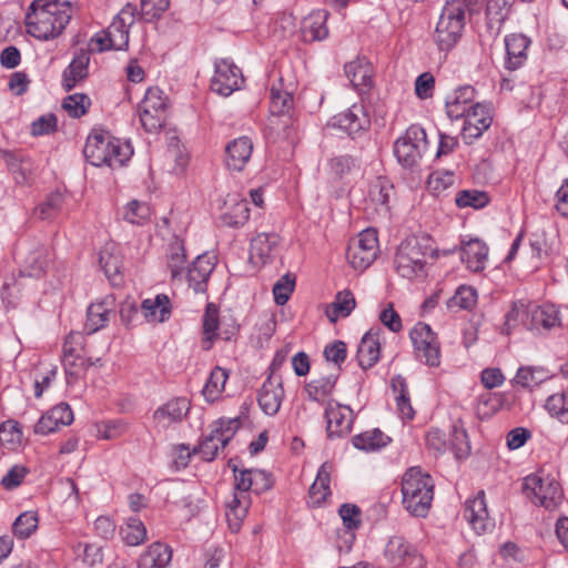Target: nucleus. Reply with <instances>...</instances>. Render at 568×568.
<instances>
[{
	"label": "nucleus",
	"mask_w": 568,
	"mask_h": 568,
	"mask_svg": "<svg viewBox=\"0 0 568 568\" xmlns=\"http://www.w3.org/2000/svg\"><path fill=\"white\" fill-rule=\"evenodd\" d=\"M71 20L68 1L33 0L26 13L27 32L39 40L59 37Z\"/></svg>",
	"instance_id": "obj_1"
},
{
	"label": "nucleus",
	"mask_w": 568,
	"mask_h": 568,
	"mask_svg": "<svg viewBox=\"0 0 568 568\" xmlns=\"http://www.w3.org/2000/svg\"><path fill=\"white\" fill-rule=\"evenodd\" d=\"M403 505L409 514L426 517L434 498V480L420 467L408 468L402 478Z\"/></svg>",
	"instance_id": "obj_2"
},
{
	"label": "nucleus",
	"mask_w": 568,
	"mask_h": 568,
	"mask_svg": "<svg viewBox=\"0 0 568 568\" xmlns=\"http://www.w3.org/2000/svg\"><path fill=\"white\" fill-rule=\"evenodd\" d=\"M434 250L426 236H410L404 240L396 252L394 265L404 278H416L426 275V258Z\"/></svg>",
	"instance_id": "obj_3"
},
{
	"label": "nucleus",
	"mask_w": 568,
	"mask_h": 568,
	"mask_svg": "<svg viewBox=\"0 0 568 568\" xmlns=\"http://www.w3.org/2000/svg\"><path fill=\"white\" fill-rule=\"evenodd\" d=\"M465 27L463 2L454 0L444 7L434 32V41L442 51L452 50L462 38Z\"/></svg>",
	"instance_id": "obj_4"
},
{
	"label": "nucleus",
	"mask_w": 568,
	"mask_h": 568,
	"mask_svg": "<svg viewBox=\"0 0 568 568\" xmlns=\"http://www.w3.org/2000/svg\"><path fill=\"white\" fill-rule=\"evenodd\" d=\"M523 493L532 504L547 509L556 508L562 498L560 484L550 475L542 473L525 477Z\"/></svg>",
	"instance_id": "obj_5"
},
{
	"label": "nucleus",
	"mask_w": 568,
	"mask_h": 568,
	"mask_svg": "<svg viewBox=\"0 0 568 568\" xmlns=\"http://www.w3.org/2000/svg\"><path fill=\"white\" fill-rule=\"evenodd\" d=\"M427 135L418 124H412L394 143L397 162L406 169H414L427 150Z\"/></svg>",
	"instance_id": "obj_6"
},
{
	"label": "nucleus",
	"mask_w": 568,
	"mask_h": 568,
	"mask_svg": "<svg viewBox=\"0 0 568 568\" xmlns=\"http://www.w3.org/2000/svg\"><path fill=\"white\" fill-rule=\"evenodd\" d=\"M384 559L392 568H424L425 561L417 549L400 536H393L384 549Z\"/></svg>",
	"instance_id": "obj_7"
},
{
	"label": "nucleus",
	"mask_w": 568,
	"mask_h": 568,
	"mask_svg": "<svg viewBox=\"0 0 568 568\" xmlns=\"http://www.w3.org/2000/svg\"><path fill=\"white\" fill-rule=\"evenodd\" d=\"M378 252L377 232L373 229L362 231L347 247V260L355 270H366L376 258Z\"/></svg>",
	"instance_id": "obj_8"
},
{
	"label": "nucleus",
	"mask_w": 568,
	"mask_h": 568,
	"mask_svg": "<svg viewBox=\"0 0 568 568\" xmlns=\"http://www.w3.org/2000/svg\"><path fill=\"white\" fill-rule=\"evenodd\" d=\"M215 72L211 79V90L221 97H230L241 89L244 77L241 69L227 59L215 61Z\"/></svg>",
	"instance_id": "obj_9"
},
{
	"label": "nucleus",
	"mask_w": 568,
	"mask_h": 568,
	"mask_svg": "<svg viewBox=\"0 0 568 568\" xmlns=\"http://www.w3.org/2000/svg\"><path fill=\"white\" fill-rule=\"evenodd\" d=\"M324 417L328 438L345 437L352 432L355 414L348 405L332 399L325 407Z\"/></svg>",
	"instance_id": "obj_10"
},
{
	"label": "nucleus",
	"mask_w": 568,
	"mask_h": 568,
	"mask_svg": "<svg viewBox=\"0 0 568 568\" xmlns=\"http://www.w3.org/2000/svg\"><path fill=\"white\" fill-rule=\"evenodd\" d=\"M463 118L465 121L462 135L468 144L481 136L493 122L489 106L483 103L471 104Z\"/></svg>",
	"instance_id": "obj_11"
},
{
	"label": "nucleus",
	"mask_w": 568,
	"mask_h": 568,
	"mask_svg": "<svg viewBox=\"0 0 568 568\" xmlns=\"http://www.w3.org/2000/svg\"><path fill=\"white\" fill-rule=\"evenodd\" d=\"M114 307L115 298L113 295H108L100 302L91 303L87 310L85 333L91 335L106 327L110 321L115 317Z\"/></svg>",
	"instance_id": "obj_12"
},
{
	"label": "nucleus",
	"mask_w": 568,
	"mask_h": 568,
	"mask_svg": "<svg viewBox=\"0 0 568 568\" xmlns=\"http://www.w3.org/2000/svg\"><path fill=\"white\" fill-rule=\"evenodd\" d=\"M191 403L185 397H175L158 407L152 415L156 427L166 429L171 425L181 423L189 414Z\"/></svg>",
	"instance_id": "obj_13"
},
{
	"label": "nucleus",
	"mask_w": 568,
	"mask_h": 568,
	"mask_svg": "<svg viewBox=\"0 0 568 568\" xmlns=\"http://www.w3.org/2000/svg\"><path fill=\"white\" fill-rule=\"evenodd\" d=\"M111 143L112 136L109 132L92 131L83 148V154L87 161L94 166L106 165L108 161H110Z\"/></svg>",
	"instance_id": "obj_14"
},
{
	"label": "nucleus",
	"mask_w": 568,
	"mask_h": 568,
	"mask_svg": "<svg viewBox=\"0 0 568 568\" xmlns=\"http://www.w3.org/2000/svg\"><path fill=\"white\" fill-rule=\"evenodd\" d=\"M283 398L284 389L281 377L270 375L258 392V406L266 415L274 416L280 410Z\"/></svg>",
	"instance_id": "obj_15"
},
{
	"label": "nucleus",
	"mask_w": 568,
	"mask_h": 568,
	"mask_svg": "<svg viewBox=\"0 0 568 568\" xmlns=\"http://www.w3.org/2000/svg\"><path fill=\"white\" fill-rule=\"evenodd\" d=\"M464 517L477 532H485L493 526L488 515L484 490L478 491L474 498L466 500Z\"/></svg>",
	"instance_id": "obj_16"
},
{
	"label": "nucleus",
	"mask_w": 568,
	"mask_h": 568,
	"mask_svg": "<svg viewBox=\"0 0 568 568\" xmlns=\"http://www.w3.org/2000/svg\"><path fill=\"white\" fill-rule=\"evenodd\" d=\"M346 77L359 94L367 93L373 85V67L365 57L348 62L344 67Z\"/></svg>",
	"instance_id": "obj_17"
},
{
	"label": "nucleus",
	"mask_w": 568,
	"mask_h": 568,
	"mask_svg": "<svg viewBox=\"0 0 568 568\" xmlns=\"http://www.w3.org/2000/svg\"><path fill=\"white\" fill-rule=\"evenodd\" d=\"M332 125L346 132L348 135H354L369 126V119L363 105L353 104L346 111L335 115L332 119Z\"/></svg>",
	"instance_id": "obj_18"
},
{
	"label": "nucleus",
	"mask_w": 568,
	"mask_h": 568,
	"mask_svg": "<svg viewBox=\"0 0 568 568\" xmlns=\"http://www.w3.org/2000/svg\"><path fill=\"white\" fill-rule=\"evenodd\" d=\"M215 267V256L209 254L199 255L187 267L186 280L189 286L192 287L196 293H204L206 291V284L210 275Z\"/></svg>",
	"instance_id": "obj_19"
},
{
	"label": "nucleus",
	"mask_w": 568,
	"mask_h": 568,
	"mask_svg": "<svg viewBox=\"0 0 568 568\" xmlns=\"http://www.w3.org/2000/svg\"><path fill=\"white\" fill-rule=\"evenodd\" d=\"M525 325L528 329L537 333L547 332L556 326H560L558 310L550 304L532 306L528 310Z\"/></svg>",
	"instance_id": "obj_20"
},
{
	"label": "nucleus",
	"mask_w": 568,
	"mask_h": 568,
	"mask_svg": "<svg viewBox=\"0 0 568 568\" xmlns=\"http://www.w3.org/2000/svg\"><path fill=\"white\" fill-rule=\"evenodd\" d=\"M89 63L90 54L88 50L79 49L74 52L72 61L62 72V87L65 91H71L88 77Z\"/></svg>",
	"instance_id": "obj_21"
},
{
	"label": "nucleus",
	"mask_w": 568,
	"mask_h": 568,
	"mask_svg": "<svg viewBox=\"0 0 568 568\" xmlns=\"http://www.w3.org/2000/svg\"><path fill=\"white\" fill-rule=\"evenodd\" d=\"M476 91L471 85L457 88L446 98V113L452 120L462 119L469 110L475 100Z\"/></svg>",
	"instance_id": "obj_22"
},
{
	"label": "nucleus",
	"mask_w": 568,
	"mask_h": 568,
	"mask_svg": "<svg viewBox=\"0 0 568 568\" xmlns=\"http://www.w3.org/2000/svg\"><path fill=\"white\" fill-rule=\"evenodd\" d=\"M460 252V258L469 271L478 273L485 270L488 260V247L483 241L473 239L463 242Z\"/></svg>",
	"instance_id": "obj_23"
},
{
	"label": "nucleus",
	"mask_w": 568,
	"mask_h": 568,
	"mask_svg": "<svg viewBox=\"0 0 568 568\" xmlns=\"http://www.w3.org/2000/svg\"><path fill=\"white\" fill-rule=\"evenodd\" d=\"M253 151L252 140L247 136L234 139L225 148V163L230 170L242 171L250 161Z\"/></svg>",
	"instance_id": "obj_24"
},
{
	"label": "nucleus",
	"mask_w": 568,
	"mask_h": 568,
	"mask_svg": "<svg viewBox=\"0 0 568 568\" xmlns=\"http://www.w3.org/2000/svg\"><path fill=\"white\" fill-rule=\"evenodd\" d=\"M327 19L328 12L325 10H316L305 17L301 26L304 41L313 42L326 39L328 37Z\"/></svg>",
	"instance_id": "obj_25"
},
{
	"label": "nucleus",
	"mask_w": 568,
	"mask_h": 568,
	"mask_svg": "<svg viewBox=\"0 0 568 568\" xmlns=\"http://www.w3.org/2000/svg\"><path fill=\"white\" fill-rule=\"evenodd\" d=\"M171 560V547L164 542L155 541L140 555L138 568H166Z\"/></svg>",
	"instance_id": "obj_26"
},
{
	"label": "nucleus",
	"mask_w": 568,
	"mask_h": 568,
	"mask_svg": "<svg viewBox=\"0 0 568 568\" xmlns=\"http://www.w3.org/2000/svg\"><path fill=\"white\" fill-rule=\"evenodd\" d=\"M530 44L529 38L524 34L514 33L505 39L506 45V68L508 70H517L527 59V49Z\"/></svg>",
	"instance_id": "obj_27"
},
{
	"label": "nucleus",
	"mask_w": 568,
	"mask_h": 568,
	"mask_svg": "<svg viewBox=\"0 0 568 568\" xmlns=\"http://www.w3.org/2000/svg\"><path fill=\"white\" fill-rule=\"evenodd\" d=\"M381 344L377 333H365L357 347V362L363 369L373 367L379 359Z\"/></svg>",
	"instance_id": "obj_28"
},
{
	"label": "nucleus",
	"mask_w": 568,
	"mask_h": 568,
	"mask_svg": "<svg viewBox=\"0 0 568 568\" xmlns=\"http://www.w3.org/2000/svg\"><path fill=\"white\" fill-rule=\"evenodd\" d=\"M333 469V464L328 462L323 463L318 468L316 478L308 490L313 506H321L331 496L329 483Z\"/></svg>",
	"instance_id": "obj_29"
},
{
	"label": "nucleus",
	"mask_w": 568,
	"mask_h": 568,
	"mask_svg": "<svg viewBox=\"0 0 568 568\" xmlns=\"http://www.w3.org/2000/svg\"><path fill=\"white\" fill-rule=\"evenodd\" d=\"M166 266L173 281H182L184 277L186 254L184 242L174 236L166 248Z\"/></svg>",
	"instance_id": "obj_30"
},
{
	"label": "nucleus",
	"mask_w": 568,
	"mask_h": 568,
	"mask_svg": "<svg viewBox=\"0 0 568 568\" xmlns=\"http://www.w3.org/2000/svg\"><path fill=\"white\" fill-rule=\"evenodd\" d=\"M220 325L221 317L219 316V308L216 307L215 304L209 303L205 307L202 320V348L204 351L211 349L213 343L219 338Z\"/></svg>",
	"instance_id": "obj_31"
},
{
	"label": "nucleus",
	"mask_w": 568,
	"mask_h": 568,
	"mask_svg": "<svg viewBox=\"0 0 568 568\" xmlns=\"http://www.w3.org/2000/svg\"><path fill=\"white\" fill-rule=\"evenodd\" d=\"M50 263V254L47 247L38 246L30 251L24 261L22 273L29 277H41Z\"/></svg>",
	"instance_id": "obj_32"
},
{
	"label": "nucleus",
	"mask_w": 568,
	"mask_h": 568,
	"mask_svg": "<svg viewBox=\"0 0 568 568\" xmlns=\"http://www.w3.org/2000/svg\"><path fill=\"white\" fill-rule=\"evenodd\" d=\"M141 308L148 321L159 323L169 320L172 312L170 298L165 294H159L154 300H144Z\"/></svg>",
	"instance_id": "obj_33"
},
{
	"label": "nucleus",
	"mask_w": 568,
	"mask_h": 568,
	"mask_svg": "<svg viewBox=\"0 0 568 568\" xmlns=\"http://www.w3.org/2000/svg\"><path fill=\"white\" fill-rule=\"evenodd\" d=\"M509 0H488L486 6V24L493 36L499 33L510 11Z\"/></svg>",
	"instance_id": "obj_34"
},
{
	"label": "nucleus",
	"mask_w": 568,
	"mask_h": 568,
	"mask_svg": "<svg viewBox=\"0 0 568 568\" xmlns=\"http://www.w3.org/2000/svg\"><path fill=\"white\" fill-rule=\"evenodd\" d=\"M248 497L243 493H235L226 503V519L232 531H237L246 516Z\"/></svg>",
	"instance_id": "obj_35"
},
{
	"label": "nucleus",
	"mask_w": 568,
	"mask_h": 568,
	"mask_svg": "<svg viewBox=\"0 0 568 568\" xmlns=\"http://www.w3.org/2000/svg\"><path fill=\"white\" fill-rule=\"evenodd\" d=\"M389 442L390 438L378 428L363 432L352 438L354 447L364 452L378 450L387 446Z\"/></svg>",
	"instance_id": "obj_36"
},
{
	"label": "nucleus",
	"mask_w": 568,
	"mask_h": 568,
	"mask_svg": "<svg viewBox=\"0 0 568 568\" xmlns=\"http://www.w3.org/2000/svg\"><path fill=\"white\" fill-rule=\"evenodd\" d=\"M120 536L126 546H139L148 538V531L142 520L132 516L120 527Z\"/></svg>",
	"instance_id": "obj_37"
},
{
	"label": "nucleus",
	"mask_w": 568,
	"mask_h": 568,
	"mask_svg": "<svg viewBox=\"0 0 568 568\" xmlns=\"http://www.w3.org/2000/svg\"><path fill=\"white\" fill-rule=\"evenodd\" d=\"M394 194V186L392 182L385 176L376 178L369 185L368 196L369 200L382 210L388 212L389 200Z\"/></svg>",
	"instance_id": "obj_38"
},
{
	"label": "nucleus",
	"mask_w": 568,
	"mask_h": 568,
	"mask_svg": "<svg viewBox=\"0 0 568 568\" xmlns=\"http://www.w3.org/2000/svg\"><path fill=\"white\" fill-rule=\"evenodd\" d=\"M549 378V373L541 366H521L513 382L523 388L532 389Z\"/></svg>",
	"instance_id": "obj_39"
},
{
	"label": "nucleus",
	"mask_w": 568,
	"mask_h": 568,
	"mask_svg": "<svg viewBox=\"0 0 568 568\" xmlns=\"http://www.w3.org/2000/svg\"><path fill=\"white\" fill-rule=\"evenodd\" d=\"M280 236L275 233H261L251 240V254L258 256L263 262L268 260L276 250Z\"/></svg>",
	"instance_id": "obj_40"
},
{
	"label": "nucleus",
	"mask_w": 568,
	"mask_h": 568,
	"mask_svg": "<svg viewBox=\"0 0 568 568\" xmlns=\"http://www.w3.org/2000/svg\"><path fill=\"white\" fill-rule=\"evenodd\" d=\"M355 297L351 291L338 292L335 302L327 310V317L331 322L335 323L341 316H348L355 308Z\"/></svg>",
	"instance_id": "obj_41"
},
{
	"label": "nucleus",
	"mask_w": 568,
	"mask_h": 568,
	"mask_svg": "<svg viewBox=\"0 0 568 568\" xmlns=\"http://www.w3.org/2000/svg\"><path fill=\"white\" fill-rule=\"evenodd\" d=\"M229 378V373L226 369L216 366L212 369L204 387L203 395L207 402H214L219 398L221 393L224 389L225 383Z\"/></svg>",
	"instance_id": "obj_42"
},
{
	"label": "nucleus",
	"mask_w": 568,
	"mask_h": 568,
	"mask_svg": "<svg viewBox=\"0 0 568 568\" xmlns=\"http://www.w3.org/2000/svg\"><path fill=\"white\" fill-rule=\"evenodd\" d=\"M270 100L272 116H285L293 108V94L274 85L270 90Z\"/></svg>",
	"instance_id": "obj_43"
},
{
	"label": "nucleus",
	"mask_w": 568,
	"mask_h": 568,
	"mask_svg": "<svg viewBox=\"0 0 568 568\" xmlns=\"http://www.w3.org/2000/svg\"><path fill=\"white\" fill-rule=\"evenodd\" d=\"M336 381L337 375L335 374L312 379L305 385V392L310 399L317 402L333 392Z\"/></svg>",
	"instance_id": "obj_44"
},
{
	"label": "nucleus",
	"mask_w": 568,
	"mask_h": 568,
	"mask_svg": "<svg viewBox=\"0 0 568 568\" xmlns=\"http://www.w3.org/2000/svg\"><path fill=\"white\" fill-rule=\"evenodd\" d=\"M477 303V292L471 286L462 285L447 301L450 311L471 310Z\"/></svg>",
	"instance_id": "obj_45"
},
{
	"label": "nucleus",
	"mask_w": 568,
	"mask_h": 568,
	"mask_svg": "<svg viewBox=\"0 0 568 568\" xmlns=\"http://www.w3.org/2000/svg\"><path fill=\"white\" fill-rule=\"evenodd\" d=\"M392 386L397 394L396 403L402 418L413 419L415 412L410 405L405 379L402 376H396L392 382Z\"/></svg>",
	"instance_id": "obj_46"
},
{
	"label": "nucleus",
	"mask_w": 568,
	"mask_h": 568,
	"mask_svg": "<svg viewBox=\"0 0 568 568\" xmlns=\"http://www.w3.org/2000/svg\"><path fill=\"white\" fill-rule=\"evenodd\" d=\"M416 357L428 366L436 367L440 364V348L437 337L434 341H419V345L414 346Z\"/></svg>",
	"instance_id": "obj_47"
},
{
	"label": "nucleus",
	"mask_w": 568,
	"mask_h": 568,
	"mask_svg": "<svg viewBox=\"0 0 568 568\" xmlns=\"http://www.w3.org/2000/svg\"><path fill=\"white\" fill-rule=\"evenodd\" d=\"M546 410L562 423H568V390L558 392L546 399Z\"/></svg>",
	"instance_id": "obj_48"
},
{
	"label": "nucleus",
	"mask_w": 568,
	"mask_h": 568,
	"mask_svg": "<svg viewBox=\"0 0 568 568\" xmlns=\"http://www.w3.org/2000/svg\"><path fill=\"white\" fill-rule=\"evenodd\" d=\"M22 442V430L18 422L8 419L0 426V443L6 448L16 449Z\"/></svg>",
	"instance_id": "obj_49"
},
{
	"label": "nucleus",
	"mask_w": 568,
	"mask_h": 568,
	"mask_svg": "<svg viewBox=\"0 0 568 568\" xmlns=\"http://www.w3.org/2000/svg\"><path fill=\"white\" fill-rule=\"evenodd\" d=\"M62 362L68 384L75 383L91 365V363H89L81 353L63 357Z\"/></svg>",
	"instance_id": "obj_50"
},
{
	"label": "nucleus",
	"mask_w": 568,
	"mask_h": 568,
	"mask_svg": "<svg viewBox=\"0 0 568 568\" xmlns=\"http://www.w3.org/2000/svg\"><path fill=\"white\" fill-rule=\"evenodd\" d=\"M220 219L222 224L226 226L240 227L244 225L250 219V209L246 200L236 202L231 211L222 214Z\"/></svg>",
	"instance_id": "obj_51"
},
{
	"label": "nucleus",
	"mask_w": 568,
	"mask_h": 568,
	"mask_svg": "<svg viewBox=\"0 0 568 568\" xmlns=\"http://www.w3.org/2000/svg\"><path fill=\"white\" fill-rule=\"evenodd\" d=\"M38 515L34 511H24L20 514L12 525L13 534L20 538L24 539L31 536L38 528Z\"/></svg>",
	"instance_id": "obj_52"
},
{
	"label": "nucleus",
	"mask_w": 568,
	"mask_h": 568,
	"mask_svg": "<svg viewBox=\"0 0 568 568\" xmlns=\"http://www.w3.org/2000/svg\"><path fill=\"white\" fill-rule=\"evenodd\" d=\"M455 202L458 207L483 209L488 204L489 196L484 191L463 190L457 193Z\"/></svg>",
	"instance_id": "obj_53"
},
{
	"label": "nucleus",
	"mask_w": 568,
	"mask_h": 568,
	"mask_svg": "<svg viewBox=\"0 0 568 568\" xmlns=\"http://www.w3.org/2000/svg\"><path fill=\"white\" fill-rule=\"evenodd\" d=\"M133 154V148L129 142H122L119 139L112 136V143L110 148V161H108L106 165L110 168H120Z\"/></svg>",
	"instance_id": "obj_54"
},
{
	"label": "nucleus",
	"mask_w": 568,
	"mask_h": 568,
	"mask_svg": "<svg viewBox=\"0 0 568 568\" xmlns=\"http://www.w3.org/2000/svg\"><path fill=\"white\" fill-rule=\"evenodd\" d=\"M240 427L241 420L237 417L229 419L221 418L216 422V426L212 433L220 439L221 446L224 448Z\"/></svg>",
	"instance_id": "obj_55"
},
{
	"label": "nucleus",
	"mask_w": 568,
	"mask_h": 568,
	"mask_svg": "<svg viewBox=\"0 0 568 568\" xmlns=\"http://www.w3.org/2000/svg\"><path fill=\"white\" fill-rule=\"evenodd\" d=\"M91 105V101L88 95L83 93H74L67 97L63 100L62 108L72 118H81L84 115Z\"/></svg>",
	"instance_id": "obj_56"
},
{
	"label": "nucleus",
	"mask_w": 568,
	"mask_h": 568,
	"mask_svg": "<svg viewBox=\"0 0 568 568\" xmlns=\"http://www.w3.org/2000/svg\"><path fill=\"white\" fill-rule=\"evenodd\" d=\"M295 275L284 274L273 286L274 301L277 305L286 304L295 287Z\"/></svg>",
	"instance_id": "obj_57"
},
{
	"label": "nucleus",
	"mask_w": 568,
	"mask_h": 568,
	"mask_svg": "<svg viewBox=\"0 0 568 568\" xmlns=\"http://www.w3.org/2000/svg\"><path fill=\"white\" fill-rule=\"evenodd\" d=\"M63 204V195L61 193H52L47 200L39 205L34 214L41 220L53 219L58 213L61 212Z\"/></svg>",
	"instance_id": "obj_58"
},
{
	"label": "nucleus",
	"mask_w": 568,
	"mask_h": 568,
	"mask_svg": "<svg viewBox=\"0 0 568 568\" xmlns=\"http://www.w3.org/2000/svg\"><path fill=\"white\" fill-rule=\"evenodd\" d=\"M139 116L143 129L149 133H158L165 123L164 112L140 108Z\"/></svg>",
	"instance_id": "obj_59"
},
{
	"label": "nucleus",
	"mask_w": 568,
	"mask_h": 568,
	"mask_svg": "<svg viewBox=\"0 0 568 568\" xmlns=\"http://www.w3.org/2000/svg\"><path fill=\"white\" fill-rule=\"evenodd\" d=\"M150 206L136 200L129 202L125 206L123 217L132 224H143L150 216Z\"/></svg>",
	"instance_id": "obj_60"
},
{
	"label": "nucleus",
	"mask_w": 568,
	"mask_h": 568,
	"mask_svg": "<svg viewBox=\"0 0 568 568\" xmlns=\"http://www.w3.org/2000/svg\"><path fill=\"white\" fill-rule=\"evenodd\" d=\"M331 172L338 179L349 174L352 170L358 166V160L349 154H341L329 160Z\"/></svg>",
	"instance_id": "obj_61"
},
{
	"label": "nucleus",
	"mask_w": 568,
	"mask_h": 568,
	"mask_svg": "<svg viewBox=\"0 0 568 568\" xmlns=\"http://www.w3.org/2000/svg\"><path fill=\"white\" fill-rule=\"evenodd\" d=\"M450 446L455 453L456 458L458 459L465 458L469 455L470 445L468 442L467 433L465 429L458 427L457 425L453 426Z\"/></svg>",
	"instance_id": "obj_62"
},
{
	"label": "nucleus",
	"mask_w": 568,
	"mask_h": 568,
	"mask_svg": "<svg viewBox=\"0 0 568 568\" xmlns=\"http://www.w3.org/2000/svg\"><path fill=\"white\" fill-rule=\"evenodd\" d=\"M220 448H222L220 439L211 432V434L205 436L200 445L193 449V453L200 454L205 462H212L217 456Z\"/></svg>",
	"instance_id": "obj_63"
},
{
	"label": "nucleus",
	"mask_w": 568,
	"mask_h": 568,
	"mask_svg": "<svg viewBox=\"0 0 568 568\" xmlns=\"http://www.w3.org/2000/svg\"><path fill=\"white\" fill-rule=\"evenodd\" d=\"M527 314L528 308L524 302L513 303L511 308L507 312L505 316L503 332L509 335L511 331L518 325V323L524 321V317L527 318Z\"/></svg>",
	"instance_id": "obj_64"
}]
</instances>
